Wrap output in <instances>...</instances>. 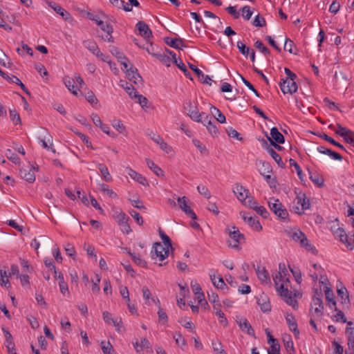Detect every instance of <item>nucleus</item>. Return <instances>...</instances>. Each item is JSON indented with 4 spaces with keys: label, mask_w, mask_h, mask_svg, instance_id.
I'll return each instance as SVG.
<instances>
[{
    "label": "nucleus",
    "mask_w": 354,
    "mask_h": 354,
    "mask_svg": "<svg viewBox=\"0 0 354 354\" xmlns=\"http://www.w3.org/2000/svg\"><path fill=\"white\" fill-rule=\"evenodd\" d=\"M225 231L233 241V243L230 241H228L229 246L233 248L239 249V244L245 240L244 235L241 234L239 228L234 225L227 227Z\"/></svg>",
    "instance_id": "nucleus-4"
},
{
    "label": "nucleus",
    "mask_w": 354,
    "mask_h": 354,
    "mask_svg": "<svg viewBox=\"0 0 354 354\" xmlns=\"http://www.w3.org/2000/svg\"><path fill=\"white\" fill-rule=\"evenodd\" d=\"M317 150L320 153L327 155L333 160L341 161L343 159L342 156L339 153L332 151L330 149L326 148L324 146L318 147Z\"/></svg>",
    "instance_id": "nucleus-27"
},
{
    "label": "nucleus",
    "mask_w": 354,
    "mask_h": 354,
    "mask_svg": "<svg viewBox=\"0 0 354 354\" xmlns=\"http://www.w3.org/2000/svg\"><path fill=\"white\" fill-rule=\"evenodd\" d=\"M326 299L327 301V305L330 308H334L337 310L336 308V301L334 299V293L331 288L326 286V289L324 290Z\"/></svg>",
    "instance_id": "nucleus-29"
},
{
    "label": "nucleus",
    "mask_w": 354,
    "mask_h": 354,
    "mask_svg": "<svg viewBox=\"0 0 354 354\" xmlns=\"http://www.w3.org/2000/svg\"><path fill=\"white\" fill-rule=\"evenodd\" d=\"M289 274L286 266L283 263L279 264V272L273 275V281L277 291H280V287L283 285V289L288 288L290 281Z\"/></svg>",
    "instance_id": "nucleus-1"
},
{
    "label": "nucleus",
    "mask_w": 354,
    "mask_h": 354,
    "mask_svg": "<svg viewBox=\"0 0 354 354\" xmlns=\"http://www.w3.org/2000/svg\"><path fill=\"white\" fill-rule=\"evenodd\" d=\"M64 82L68 89L75 95H77L79 88L75 86V80L66 76L64 78Z\"/></svg>",
    "instance_id": "nucleus-34"
},
{
    "label": "nucleus",
    "mask_w": 354,
    "mask_h": 354,
    "mask_svg": "<svg viewBox=\"0 0 354 354\" xmlns=\"http://www.w3.org/2000/svg\"><path fill=\"white\" fill-rule=\"evenodd\" d=\"M152 140L157 143L160 149L169 153L171 151V148L164 141V140L160 136H154Z\"/></svg>",
    "instance_id": "nucleus-39"
},
{
    "label": "nucleus",
    "mask_w": 354,
    "mask_h": 354,
    "mask_svg": "<svg viewBox=\"0 0 354 354\" xmlns=\"http://www.w3.org/2000/svg\"><path fill=\"white\" fill-rule=\"evenodd\" d=\"M209 277L213 285L216 288L223 290L226 287V284L224 282V280L222 277L218 276V277H216L214 274H210Z\"/></svg>",
    "instance_id": "nucleus-37"
},
{
    "label": "nucleus",
    "mask_w": 354,
    "mask_h": 354,
    "mask_svg": "<svg viewBox=\"0 0 354 354\" xmlns=\"http://www.w3.org/2000/svg\"><path fill=\"white\" fill-rule=\"evenodd\" d=\"M270 210L281 220H286L288 216L287 209L283 207L279 199L272 198L268 201Z\"/></svg>",
    "instance_id": "nucleus-5"
},
{
    "label": "nucleus",
    "mask_w": 354,
    "mask_h": 354,
    "mask_svg": "<svg viewBox=\"0 0 354 354\" xmlns=\"http://www.w3.org/2000/svg\"><path fill=\"white\" fill-rule=\"evenodd\" d=\"M243 219L248 223V225L255 231L260 232L262 230V226L257 219V218H253L252 216H248L245 214L242 215Z\"/></svg>",
    "instance_id": "nucleus-26"
},
{
    "label": "nucleus",
    "mask_w": 354,
    "mask_h": 354,
    "mask_svg": "<svg viewBox=\"0 0 354 354\" xmlns=\"http://www.w3.org/2000/svg\"><path fill=\"white\" fill-rule=\"evenodd\" d=\"M238 324H239V326L240 327V328L243 331H246V333L251 336L255 335L254 329L252 328L251 324L249 323V322L246 319H245V318L241 319L238 322Z\"/></svg>",
    "instance_id": "nucleus-31"
},
{
    "label": "nucleus",
    "mask_w": 354,
    "mask_h": 354,
    "mask_svg": "<svg viewBox=\"0 0 354 354\" xmlns=\"http://www.w3.org/2000/svg\"><path fill=\"white\" fill-rule=\"evenodd\" d=\"M337 295L342 299V304L349 303L348 291L346 288L342 287L337 290Z\"/></svg>",
    "instance_id": "nucleus-47"
},
{
    "label": "nucleus",
    "mask_w": 354,
    "mask_h": 354,
    "mask_svg": "<svg viewBox=\"0 0 354 354\" xmlns=\"http://www.w3.org/2000/svg\"><path fill=\"white\" fill-rule=\"evenodd\" d=\"M197 190L201 195H203L205 198H209L211 197L210 192L206 186L203 185H199L197 187Z\"/></svg>",
    "instance_id": "nucleus-61"
},
{
    "label": "nucleus",
    "mask_w": 354,
    "mask_h": 354,
    "mask_svg": "<svg viewBox=\"0 0 354 354\" xmlns=\"http://www.w3.org/2000/svg\"><path fill=\"white\" fill-rule=\"evenodd\" d=\"M289 163H290V166H292L295 167V169L296 170L298 177L301 180H303L304 175L302 169L300 167V166L299 165V164L295 160H293L292 158H290L289 160Z\"/></svg>",
    "instance_id": "nucleus-52"
},
{
    "label": "nucleus",
    "mask_w": 354,
    "mask_h": 354,
    "mask_svg": "<svg viewBox=\"0 0 354 354\" xmlns=\"http://www.w3.org/2000/svg\"><path fill=\"white\" fill-rule=\"evenodd\" d=\"M243 204L254 210L259 205L258 202L252 196H249Z\"/></svg>",
    "instance_id": "nucleus-55"
},
{
    "label": "nucleus",
    "mask_w": 354,
    "mask_h": 354,
    "mask_svg": "<svg viewBox=\"0 0 354 354\" xmlns=\"http://www.w3.org/2000/svg\"><path fill=\"white\" fill-rule=\"evenodd\" d=\"M232 190L242 203L249 197V191L240 184H236Z\"/></svg>",
    "instance_id": "nucleus-17"
},
{
    "label": "nucleus",
    "mask_w": 354,
    "mask_h": 354,
    "mask_svg": "<svg viewBox=\"0 0 354 354\" xmlns=\"http://www.w3.org/2000/svg\"><path fill=\"white\" fill-rule=\"evenodd\" d=\"M211 113L214 115V118L220 123H225L226 122L225 116L221 111L214 106L210 107Z\"/></svg>",
    "instance_id": "nucleus-42"
},
{
    "label": "nucleus",
    "mask_w": 354,
    "mask_h": 354,
    "mask_svg": "<svg viewBox=\"0 0 354 354\" xmlns=\"http://www.w3.org/2000/svg\"><path fill=\"white\" fill-rule=\"evenodd\" d=\"M204 126L206 127L207 131L212 136H216L218 131L216 127L214 122H212V118L209 115H206L203 121L201 122Z\"/></svg>",
    "instance_id": "nucleus-21"
},
{
    "label": "nucleus",
    "mask_w": 354,
    "mask_h": 354,
    "mask_svg": "<svg viewBox=\"0 0 354 354\" xmlns=\"http://www.w3.org/2000/svg\"><path fill=\"white\" fill-rule=\"evenodd\" d=\"M283 285L280 287V291H277L279 294L283 298L287 304L292 306L294 309L298 308V302L292 297V292L288 288L283 289Z\"/></svg>",
    "instance_id": "nucleus-15"
},
{
    "label": "nucleus",
    "mask_w": 354,
    "mask_h": 354,
    "mask_svg": "<svg viewBox=\"0 0 354 354\" xmlns=\"http://www.w3.org/2000/svg\"><path fill=\"white\" fill-rule=\"evenodd\" d=\"M2 330L6 338V346L8 348V353L10 354H17L12 335L7 329L4 328H2Z\"/></svg>",
    "instance_id": "nucleus-23"
},
{
    "label": "nucleus",
    "mask_w": 354,
    "mask_h": 354,
    "mask_svg": "<svg viewBox=\"0 0 354 354\" xmlns=\"http://www.w3.org/2000/svg\"><path fill=\"white\" fill-rule=\"evenodd\" d=\"M38 170V167L34 166H28L21 168L19 170L20 176L30 183H32L35 180V171Z\"/></svg>",
    "instance_id": "nucleus-12"
},
{
    "label": "nucleus",
    "mask_w": 354,
    "mask_h": 354,
    "mask_svg": "<svg viewBox=\"0 0 354 354\" xmlns=\"http://www.w3.org/2000/svg\"><path fill=\"white\" fill-rule=\"evenodd\" d=\"M121 86L124 88V90L131 99H136V95H139V93L136 91V89L131 84H129L127 82H126L125 84H121Z\"/></svg>",
    "instance_id": "nucleus-45"
},
{
    "label": "nucleus",
    "mask_w": 354,
    "mask_h": 354,
    "mask_svg": "<svg viewBox=\"0 0 354 354\" xmlns=\"http://www.w3.org/2000/svg\"><path fill=\"white\" fill-rule=\"evenodd\" d=\"M280 88L283 94H293L297 92L298 86L295 79H282L279 83Z\"/></svg>",
    "instance_id": "nucleus-9"
},
{
    "label": "nucleus",
    "mask_w": 354,
    "mask_h": 354,
    "mask_svg": "<svg viewBox=\"0 0 354 354\" xmlns=\"http://www.w3.org/2000/svg\"><path fill=\"white\" fill-rule=\"evenodd\" d=\"M255 270L257 277L261 283L266 284L270 283L269 274L264 267L258 266Z\"/></svg>",
    "instance_id": "nucleus-28"
},
{
    "label": "nucleus",
    "mask_w": 354,
    "mask_h": 354,
    "mask_svg": "<svg viewBox=\"0 0 354 354\" xmlns=\"http://www.w3.org/2000/svg\"><path fill=\"white\" fill-rule=\"evenodd\" d=\"M310 203L306 194L300 192L293 202L292 209L298 214H302L305 210L310 208Z\"/></svg>",
    "instance_id": "nucleus-6"
},
{
    "label": "nucleus",
    "mask_w": 354,
    "mask_h": 354,
    "mask_svg": "<svg viewBox=\"0 0 354 354\" xmlns=\"http://www.w3.org/2000/svg\"><path fill=\"white\" fill-rule=\"evenodd\" d=\"M254 211L257 214H259L264 218H267L270 215L268 210L263 206L259 205L257 207Z\"/></svg>",
    "instance_id": "nucleus-62"
},
{
    "label": "nucleus",
    "mask_w": 354,
    "mask_h": 354,
    "mask_svg": "<svg viewBox=\"0 0 354 354\" xmlns=\"http://www.w3.org/2000/svg\"><path fill=\"white\" fill-rule=\"evenodd\" d=\"M101 348L104 353V354H111V351L113 350V346L110 344V342H101Z\"/></svg>",
    "instance_id": "nucleus-64"
},
{
    "label": "nucleus",
    "mask_w": 354,
    "mask_h": 354,
    "mask_svg": "<svg viewBox=\"0 0 354 354\" xmlns=\"http://www.w3.org/2000/svg\"><path fill=\"white\" fill-rule=\"evenodd\" d=\"M125 171L133 180H134L137 183L144 186H149L147 180L141 174L138 173L137 171H136L129 167H126Z\"/></svg>",
    "instance_id": "nucleus-16"
},
{
    "label": "nucleus",
    "mask_w": 354,
    "mask_h": 354,
    "mask_svg": "<svg viewBox=\"0 0 354 354\" xmlns=\"http://www.w3.org/2000/svg\"><path fill=\"white\" fill-rule=\"evenodd\" d=\"M9 274H8L7 271L6 270H0V285L2 287H5L7 289L11 288V285L9 281Z\"/></svg>",
    "instance_id": "nucleus-38"
},
{
    "label": "nucleus",
    "mask_w": 354,
    "mask_h": 354,
    "mask_svg": "<svg viewBox=\"0 0 354 354\" xmlns=\"http://www.w3.org/2000/svg\"><path fill=\"white\" fill-rule=\"evenodd\" d=\"M8 82L15 83L16 84L19 85L21 88L27 94L30 95V92L28 89L26 87V86L22 83V82L16 76L12 75L10 76L8 75V78L6 79Z\"/></svg>",
    "instance_id": "nucleus-44"
},
{
    "label": "nucleus",
    "mask_w": 354,
    "mask_h": 354,
    "mask_svg": "<svg viewBox=\"0 0 354 354\" xmlns=\"http://www.w3.org/2000/svg\"><path fill=\"white\" fill-rule=\"evenodd\" d=\"M46 131V133H47V136H44V138H39V143L41 144V146L47 149V150H50L52 151L53 153L55 152V149H53V138L52 136L48 133L47 131Z\"/></svg>",
    "instance_id": "nucleus-30"
},
{
    "label": "nucleus",
    "mask_w": 354,
    "mask_h": 354,
    "mask_svg": "<svg viewBox=\"0 0 354 354\" xmlns=\"http://www.w3.org/2000/svg\"><path fill=\"white\" fill-rule=\"evenodd\" d=\"M10 117L15 124H21V118L16 110H10Z\"/></svg>",
    "instance_id": "nucleus-60"
},
{
    "label": "nucleus",
    "mask_w": 354,
    "mask_h": 354,
    "mask_svg": "<svg viewBox=\"0 0 354 354\" xmlns=\"http://www.w3.org/2000/svg\"><path fill=\"white\" fill-rule=\"evenodd\" d=\"M178 205L180 209L189 218L193 220L197 219V216L195 212L190 208L189 203H191L189 199L186 196L178 197L177 198Z\"/></svg>",
    "instance_id": "nucleus-8"
},
{
    "label": "nucleus",
    "mask_w": 354,
    "mask_h": 354,
    "mask_svg": "<svg viewBox=\"0 0 354 354\" xmlns=\"http://www.w3.org/2000/svg\"><path fill=\"white\" fill-rule=\"evenodd\" d=\"M143 297L145 300L147 305H151L153 303L156 304L158 306H160V300L158 298H154L151 296V292L147 287H143L142 289Z\"/></svg>",
    "instance_id": "nucleus-25"
},
{
    "label": "nucleus",
    "mask_w": 354,
    "mask_h": 354,
    "mask_svg": "<svg viewBox=\"0 0 354 354\" xmlns=\"http://www.w3.org/2000/svg\"><path fill=\"white\" fill-rule=\"evenodd\" d=\"M268 140L270 144L277 142L283 144L285 142L284 136L279 132L277 127H272L270 130V137L266 135Z\"/></svg>",
    "instance_id": "nucleus-18"
},
{
    "label": "nucleus",
    "mask_w": 354,
    "mask_h": 354,
    "mask_svg": "<svg viewBox=\"0 0 354 354\" xmlns=\"http://www.w3.org/2000/svg\"><path fill=\"white\" fill-rule=\"evenodd\" d=\"M127 76L128 79L133 82L136 84H138L142 82V77L138 73L137 68H134L133 66H131L130 68H127L125 69Z\"/></svg>",
    "instance_id": "nucleus-22"
},
{
    "label": "nucleus",
    "mask_w": 354,
    "mask_h": 354,
    "mask_svg": "<svg viewBox=\"0 0 354 354\" xmlns=\"http://www.w3.org/2000/svg\"><path fill=\"white\" fill-rule=\"evenodd\" d=\"M241 11L243 17L246 20H249L253 13L249 6H243L241 9Z\"/></svg>",
    "instance_id": "nucleus-63"
},
{
    "label": "nucleus",
    "mask_w": 354,
    "mask_h": 354,
    "mask_svg": "<svg viewBox=\"0 0 354 354\" xmlns=\"http://www.w3.org/2000/svg\"><path fill=\"white\" fill-rule=\"evenodd\" d=\"M97 167L99 169L103 179L106 182H111L113 180L112 176H111L108 167L102 163H99L97 165Z\"/></svg>",
    "instance_id": "nucleus-35"
},
{
    "label": "nucleus",
    "mask_w": 354,
    "mask_h": 354,
    "mask_svg": "<svg viewBox=\"0 0 354 354\" xmlns=\"http://www.w3.org/2000/svg\"><path fill=\"white\" fill-rule=\"evenodd\" d=\"M187 104L189 107L188 115L189 118L195 122H201L207 114L204 112L199 113L197 107L190 101Z\"/></svg>",
    "instance_id": "nucleus-14"
},
{
    "label": "nucleus",
    "mask_w": 354,
    "mask_h": 354,
    "mask_svg": "<svg viewBox=\"0 0 354 354\" xmlns=\"http://www.w3.org/2000/svg\"><path fill=\"white\" fill-rule=\"evenodd\" d=\"M170 246L162 244L161 243H155L151 251V258L158 259L160 261H164L168 257Z\"/></svg>",
    "instance_id": "nucleus-7"
},
{
    "label": "nucleus",
    "mask_w": 354,
    "mask_h": 354,
    "mask_svg": "<svg viewBox=\"0 0 354 354\" xmlns=\"http://www.w3.org/2000/svg\"><path fill=\"white\" fill-rule=\"evenodd\" d=\"M237 48H239L240 53L245 56H248L250 52L251 48L247 47L244 43L239 41L237 42Z\"/></svg>",
    "instance_id": "nucleus-57"
},
{
    "label": "nucleus",
    "mask_w": 354,
    "mask_h": 354,
    "mask_svg": "<svg viewBox=\"0 0 354 354\" xmlns=\"http://www.w3.org/2000/svg\"><path fill=\"white\" fill-rule=\"evenodd\" d=\"M136 27L140 32V35L143 37L147 41H150V38L152 37V32L149 26L144 21H140L137 23Z\"/></svg>",
    "instance_id": "nucleus-20"
},
{
    "label": "nucleus",
    "mask_w": 354,
    "mask_h": 354,
    "mask_svg": "<svg viewBox=\"0 0 354 354\" xmlns=\"http://www.w3.org/2000/svg\"><path fill=\"white\" fill-rule=\"evenodd\" d=\"M294 48H295V44L293 41L290 39L286 38L284 44V50L289 52L290 53L297 55V50H294Z\"/></svg>",
    "instance_id": "nucleus-48"
},
{
    "label": "nucleus",
    "mask_w": 354,
    "mask_h": 354,
    "mask_svg": "<svg viewBox=\"0 0 354 354\" xmlns=\"http://www.w3.org/2000/svg\"><path fill=\"white\" fill-rule=\"evenodd\" d=\"M288 236L295 242L299 243L302 248H304L307 251L314 253L316 251L315 248L311 245L306 236L300 230H295L289 232Z\"/></svg>",
    "instance_id": "nucleus-2"
},
{
    "label": "nucleus",
    "mask_w": 354,
    "mask_h": 354,
    "mask_svg": "<svg viewBox=\"0 0 354 354\" xmlns=\"http://www.w3.org/2000/svg\"><path fill=\"white\" fill-rule=\"evenodd\" d=\"M101 190L104 193H106L111 198H118V194L115 192H113L112 189H111L109 188V185H107L106 184L101 185Z\"/></svg>",
    "instance_id": "nucleus-54"
},
{
    "label": "nucleus",
    "mask_w": 354,
    "mask_h": 354,
    "mask_svg": "<svg viewBox=\"0 0 354 354\" xmlns=\"http://www.w3.org/2000/svg\"><path fill=\"white\" fill-rule=\"evenodd\" d=\"M192 142L194 145V146L197 149H198V150L200 151L201 154L206 155V156L209 154L208 150L206 148V147L205 145H203L198 140L194 139V140H192Z\"/></svg>",
    "instance_id": "nucleus-51"
},
{
    "label": "nucleus",
    "mask_w": 354,
    "mask_h": 354,
    "mask_svg": "<svg viewBox=\"0 0 354 354\" xmlns=\"http://www.w3.org/2000/svg\"><path fill=\"white\" fill-rule=\"evenodd\" d=\"M189 67L202 80L203 83L211 85L212 79L208 75H205L201 69L193 64H191Z\"/></svg>",
    "instance_id": "nucleus-32"
},
{
    "label": "nucleus",
    "mask_w": 354,
    "mask_h": 354,
    "mask_svg": "<svg viewBox=\"0 0 354 354\" xmlns=\"http://www.w3.org/2000/svg\"><path fill=\"white\" fill-rule=\"evenodd\" d=\"M165 42L169 46L176 49H182L183 46V41L181 38H165Z\"/></svg>",
    "instance_id": "nucleus-33"
},
{
    "label": "nucleus",
    "mask_w": 354,
    "mask_h": 354,
    "mask_svg": "<svg viewBox=\"0 0 354 354\" xmlns=\"http://www.w3.org/2000/svg\"><path fill=\"white\" fill-rule=\"evenodd\" d=\"M84 46L88 49L94 55L100 53V48H98L96 42L91 39L84 40L83 41Z\"/></svg>",
    "instance_id": "nucleus-36"
},
{
    "label": "nucleus",
    "mask_w": 354,
    "mask_h": 354,
    "mask_svg": "<svg viewBox=\"0 0 354 354\" xmlns=\"http://www.w3.org/2000/svg\"><path fill=\"white\" fill-rule=\"evenodd\" d=\"M90 19L93 20L97 24V25L101 28L102 30L107 33L106 38H104V39L109 42H113V39L111 35L113 29L111 24L104 22L98 17H93Z\"/></svg>",
    "instance_id": "nucleus-11"
},
{
    "label": "nucleus",
    "mask_w": 354,
    "mask_h": 354,
    "mask_svg": "<svg viewBox=\"0 0 354 354\" xmlns=\"http://www.w3.org/2000/svg\"><path fill=\"white\" fill-rule=\"evenodd\" d=\"M324 304L322 301V293L316 290L313 297V301L309 310L310 314H313L315 317H322L324 315Z\"/></svg>",
    "instance_id": "nucleus-3"
},
{
    "label": "nucleus",
    "mask_w": 354,
    "mask_h": 354,
    "mask_svg": "<svg viewBox=\"0 0 354 354\" xmlns=\"http://www.w3.org/2000/svg\"><path fill=\"white\" fill-rule=\"evenodd\" d=\"M319 137L322 138V139H324V140L330 142V144L337 147L338 148H339L342 150H345V148L342 145H341L338 142L335 141L333 138L328 136L326 133H323V134L320 135Z\"/></svg>",
    "instance_id": "nucleus-49"
},
{
    "label": "nucleus",
    "mask_w": 354,
    "mask_h": 354,
    "mask_svg": "<svg viewBox=\"0 0 354 354\" xmlns=\"http://www.w3.org/2000/svg\"><path fill=\"white\" fill-rule=\"evenodd\" d=\"M146 163L148 167L157 176H164V174L162 170L156 165L151 160L146 159Z\"/></svg>",
    "instance_id": "nucleus-43"
},
{
    "label": "nucleus",
    "mask_w": 354,
    "mask_h": 354,
    "mask_svg": "<svg viewBox=\"0 0 354 354\" xmlns=\"http://www.w3.org/2000/svg\"><path fill=\"white\" fill-rule=\"evenodd\" d=\"M136 99L137 100L136 102L139 103L144 110L146 111L149 108V101L146 97L139 94L138 95H136Z\"/></svg>",
    "instance_id": "nucleus-50"
},
{
    "label": "nucleus",
    "mask_w": 354,
    "mask_h": 354,
    "mask_svg": "<svg viewBox=\"0 0 354 354\" xmlns=\"http://www.w3.org/2000/svg\"><path fill=\"white\" fill-rule=\"evenodd\" d=\"M268 153L271 156V157L275 160L277 165L283 168L285 167L284 162L282 161L281 156L275 151V150L272 148L270 146H268L266 147Z\"/></svg>",
    "instance_id": "nucleus-41"
},
{
    "label": "nucleus",
    "mask_w": 354,
    "mask_h": 354,
    "mask_svg": "<svg viewBox=\"0 0 354 354\" xmlns=\"http://www.w3.org/2000/svg\"><path fill=\"white\" fill-rule=\"evenodd\" d=\"M212 345L214 351L216 352V353H218V354L225 353L224 349L223 348V345L220 341H218V340L215 341V342L213 341L212 343Z\"/></svg>",
    "instance_id": "nucleus-58"
},
{
    "label": "nucleus",
    "mask_w": 354,
    "mask_h": 354,
    "mask_svg": "<svg viewBox=\"0 0 354 354\" xmlns=\"http://www.w3.org/2000/svg\"><path fill=\"white\" fill-rule=\"evenodd\" d=\"M285 319L289 330L293 333L296 339H299L300 332L298 329L297 322L293 314L287 313Z\"/></svg>",
    "instance_id": "nucleus-13"
},
{
    "label": "nucleus",
    "mask_w": 354,
    "mask_h": 354,
    "mask_svg": "<svg viewBox=\"0 0 354 354\" xmlns=\"http://www.w3.org/2000/svg\"><path fill=\"white\" fill-rule=\"evenodd\" d=\"M129 255L136 264L142 267H145L146 266V261L143 260L139 255H136L135 253L131 252H129Z\"/></svg>",
    "instance_id": "nucleus-59"
},
{
    "label": "nucleus",
    "mask_w": 354,
    "mask_h": 354,
    "mask_svg": "<svg viewBox=\"0 0 354 354\" xmlns=\"http://www.w3.org/2000/svg\"><path fill=\"white\" fill-rule=\"evenodd\" d=\"M257 304L263 313H269L271 311V304L268 297L264 294L257 297Z\"/></svg>",
    "instance_id": "nucleus-19"
},
{
    "label": "nucleus",
    "mask_w": 354,
    "mask_h": 354,
    "mask_svg": "<svg viewBox=\"0 0 354 354\" xmlns=\"http://www.w3.org/2000/svg\"><path fill=\"white\" fill-rule=\"evenodd\" d=\"M331 230L335 238L344 243L348 250H352L353 249V243L348 241V235L342 227H338L333 230L332 227Z\"/></svg>",
    "instance_id": "nucleus-10"
},
{
    "label": "nucleus",
    "mask_w": 354,
    "mask_h": 354,
    "mask_svg": "<svg viewBox=\"0 0 354 354\" xmlns=\"http://www.w3.org/2000/svg\"><path fill=\"white\" fill-rule=\"evenodd\" d=\"M6 157L11 160L13 163L16 165H19L20 163V159L18 157L17 154L12 152L10 149H8L6 153Z\"/></svg>",
    "instance_id": "nucleus-53"
},
{
    "label": "nucleus",
    "mask_w": 354,
    "mask_h": 354,
    "mask_svg": "<svg viewBox=\"0 0 354 354\" xmlns=\"http://www.w3.org/2000/svg\"><path fill=\"white\" fill-rule=\"evenodd\" d=\"M113 217L118 225L129 219L127 214L120 209L114 211Z\"/></svg>",
    "instance_id": "nucleus-40"
},
{
    "label": "nucleus",
    "mask_w": 354,
    "mask_h": 354,
    "mask_svg": "<svg viewBox=\"0 0 354 354\" xmlns=\"http://www.w3.org/2000/svg\"><path fill=\"white\" fill-rule=\"evenodd\" d=\"M48 5L56 13L59 15L63 19L65 20H68L71 17V15L68 12H67L65 9H64L59 4L49 1L48 2Z\"/></svg>",
    "instance_id": "nucleus-24"
},
{
    "label": "nucleus",
    "mask_w": 354,
    "mask_h": 354,
    "mask_svg": "<svg viewBox=\"0 0 354 354\" xmlns=\"http://www.w3.org/2000/svg\"><path fill=\"white\" fill-rule=\"evenodd\" d=\"M254 46L265 55H270V50L266 46H264L261 41L257 40V41H255Z\"/></svg>",
    "instance_id": "nucleus-56"
},
{
    "label": "nucleus",
    "mask_w": 354,
    "mask_h": 354,
    "mask_svg": "<svg viewBox=\"0 0 354 354\" xmlns=\"http://www.w3.org/2000/svg\"><path fill=\"white\" fill-rule=\"evenodd\" d=\"M174 339H175L176 344L182 349L184 350L185 347L187 345V342L185 339L183 337L181 333H176L173 335Z\"/></svg>",
    "instance_id": "nucleus-46"
}]
</instances>
